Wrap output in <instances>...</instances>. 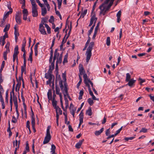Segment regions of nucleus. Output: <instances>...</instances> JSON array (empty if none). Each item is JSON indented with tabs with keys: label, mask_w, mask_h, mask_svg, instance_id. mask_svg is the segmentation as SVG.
<instances>
[{
	"label": "nucleus",
	"mask_w": 154,
	"mask_h": 154,
	"mask_svg": "<svg viewBox=\"0 0 154 154\" xmlns=\"http://www.w3.org/2000/svg\"><path fill=\"white\" fill-rule=\"evenodd\" d=\"M45 27L47 28L48 33L50 34L51 33V28L46 23L45 24Z\"/></svg>",
	"instance_id": "30"
},
{
	"label": "nucleus",
	"mask_w": 154,
	"mask_h": 154,
	"mask_svg": "<svg viewBox=\"0 0 154 154\" xmlns=\"http://www.w3.org/2000/svg\"><path fill=\"white\" fill-rule=\"evenodd\" d=\"M54 76L53 75H52L48 79L49 81H51V82H52V80H53V81L54 80Z\"/></svg>",
	"instance_id": "59"
},
{
	"label": "nucleus",
	"mask_w": 154,
	"mask_h": 154,
	"mask_svg": "<svg viewBox=\"0 0 154 154\" xmlns=\"http://www.w3.org/2000/svg\"><path fill=\"white\" fill-rule=\"evenodd\" d=\"M95 15L94 14L91 18L90 23L88 26H91L92 25L94 20H95Z\"/></svg>",
	"instance_id": "24"
},
{
	"label": "nucleus",
	"mask_w": 154,
	"mask_h": 154,
	"mask_svg": "<svg viewBox=\"0 0 154 154\" xmlns=\"http://www.w3.org/2000/svg\"><path fill=\"white\" fill-rule=\"evenodd\" d=\"M10 26V25L9 24L6 25L4 29L3 30L4 32H6L8 31L9 29Z\"/></svg>",
	"instance_id": "39"
},
{
	"label": "nucleus",
	"mask_w": 154,
	"mask_h": 154,
	"mask_svg": "<svg viewBox=\"0 0 154 154\" xmlns=\"http://www.w3.org/2000/svg\"><path fill=\"white\" fill-rule=\"evenodd\" d=\"M3 79L2 78H0V94H3L4 92V90L3 87L1 85V84L3 82Z\"/></svg>",
	"instance_id": "14"
},
{
	"label": "nucleus",
	"mask_w": 154,
	"mask_h": 154,
	"mask_svg": "<svg viewBox=\"0 0 154 154\" xmlns=\"http://www.w3.org/2000/svg\"><path fill=\"white\" fill-rule=\"evenodd\" d=\"M30 1L32 5V7H37L35 0H30Z\"/></svg>",
	"instance_id": "40"
},
{
	"label": "nucleus",
	"mask_w": 154,
	"mask_h": 154,
	"mask_svg": "<svg viewBox=\"0 0 154 154\" xmlns=\"http://www.w3.org/2000/svg\"><path fill=\"white\" fill-rule=\"evenodd\" d=\"M147 131V129L145 128H142L140 131V133L143 132L146 133Z\"/></svg>",
	"instance_id": "53"
},
{
	"label": "nucleus",
	"mask_w": 154,
	"mask_h": 154,
	"mask_svg": "<svg viewBox=\"0 0 154 154\" xmlns=\"http://www.w3.org/2000/svg\"><path fill=\"white\" fill-rule=\"evenodd\" d=\"M84 141V140L83 139L81 140H80L77 143L75 146V147L77 149H79L80 148L83 142Z\"/></svg>",
	"instance_id": "13"
},
{
	"label": "nucleus",
	"mask_w": 154,
	"mask_h": 154,
	"mask_svg": "<svg viewBox=\"0 0 154 154\" xmlns=\"http://www.w3.org/2000/svg\"><path fill=\"white\" fill-rule=\"evenodd\" d=\"M49 100H51L52 98V92L51 90H49L47 94Z\"/></svg>",
	"instance_id": "27"
},
{
	"label": "nucleus",
	"mask_w": 154,
	"mask_h": 154,
	"mask_svg": "<svg viewBox=\"0 0 154 154\" xmlns=\"http://www.w3.org/2000/svg\"><path fill=\"white\" fill-rule=\"evenodd\" d=\"M62 57H63V54L62 53L61 54L59 57V58H57V60L56 61V63H59V64H61L62 62Z\"/></svg>",
	"instance_id": "16"
},
{
	"label": "nucleus",
	"mask_w": 154,
	"mask_h": 154,
	"mask_svg": "<svg viewBox=\"0 0 154 154\" xmlns=\"http://www.w3.org/2000/svg\"><path fill=\"white\" fill-rule=\"evenodd\" d=\"M21 99L22 100V101L23 102V106H25L26 105L25 101V99L24 98V97L23 96V91H22L21 92Z\"/></svg>",
	"instance_id": "28"
},
{
	"label": "nucleus",
	"mask_w": 154,
	"mask_h": 154,
	"mask_svg": "<svg viewBox=\"0 0 154 154\" xmlns=\"http://www.w3.org/2000/svg\"><path fill=\"white\" fill-rule=\"evenodd\" d=\"M35 118H31V124L32 126L35 125Z\"/></svg>",
	"instance_id": "49"
},
{
	"label": "nucleus",
	"mask_w": 154,
	"mask_h": 154,
	"mask_svg": "<svg viewBox=\"0 0 154 154\" xmlns=\"http://www.w3.org/2000/svg\"><path fill=\"white\" fill-rule=\"evenodd\" d=\"M55 109L56 112V117H57V115L59 117V114L60 115L62 114V111L58 106H57V107L55 108Z\"/></svg>",
	"instance_id": "11"
},
{
	"label": "nucleus",
	"mask_w": 154,
	"mask_h": 154,
	"mask_svg": "<svg viewBox=\"0 0 154 154\" xmlns=\"http://www.w3.org/2000/svg\"><path fill=\"white\" fill-rule=\"evenodd\" d=\"M68 54H67L66 55H65L64 56L63 61V64H64V63L67 62V58H68Z\"/></svg>",
	"instance_id": "36"
},
{
	"label": "nucleus",
	"mask_w": 154,
	"mask_h": 154,
	"mask_svg": "<svg viewBox=\"0 0 154 154\" xmlns=\"http://www.w3.org/2000/svg\"><path fill=\"white\" fill-rule=\"evenodd\" d=\"M94 45V42H91L87 49L86 55V62L87 63L89 62L92 55L91 51Z\"/></svg>",
	"instance_id": "2"
},
{
	"label": "nucleus",
	"mask_w": 154,
	"mask_h": 154,
	"mask_svg": "<svg viewBox=\"0 0 154 154\" xmlns=\"http://www.w3.org/2000/svg\"><path fill=\"white\" fill-rule=\"evenodd\" d=\"M13 100L14 101V106L15 107V109H18V106L17 104V97H13Z\"/></svg>",
	"instance_id": "18"
},
{
	"label": "nucleus",
	"mask_w": 154,
	"mask_h": 154,
	"mask_svg": "<svg viewBox=\"0 0 154 154\" xmlns=\"http://www.w3.org/2000/svg\"><path fill=\"white\" fill-rule=\"evenodd\" d=\"M26 151L27 152H29V146L28 142V141H27L26 142Z\"/></svg>",
	"instance_id": "47"
},
{
	"label": "nucleus",
	"mask_w": 154,
	"mask_h": 154,
	"mask_svg": "<svg viewBox=\"0 0 154 154\" xmlns=\"http://www.w3.org/2000/svg\"><path fill=\"white\" fill-rule=\"evenodd\" d=\"M52 105L54 107V109L57 107L58 106H57V101L55 100V97H54L52 100Z\"/></svg>",
	"instance_id": "20"
},
{
	"label": "nucleus",
	"mask_w": 154,
	"mask_h": 154,
	"mask_svg": "<svg viewBox=\"0 0 154 154\" xmlns=\"http://www.w3.org/2000/svg\"><path fill=\"white\" fill-rule=\"evenodd\" d=\"M3 94H0V101L2 103V109H3L5 108V106L4 102V99L2 96Z\"/></svg>",
	"instance_id": "10"
},
{
	"label": "nucleus",
	"mask_w": 154,
	"mask_h": 154,
	"mask_svg": "<svg viewBox=\"0 0 154 154\" xmlns=\"http://www.w3.org/2000/svg\"><path fill=\"white\" fill-rule=\"evenodd\" d=\"M83 77L84 79V81L85 83V82H88V80H90L89 79H88V76L86 74H84Z\"/></svg>",
	"instance_id": "34"
},
{
	"label": "nucleus",
	"mask_w": 154,
	"mask_h": 154,
	"mask_svg": "<svg viewBox=\"0 0 154 154\" xmlns=\"http://www.w3.org/2000/svg\"><path fill=\"white\" fill-rule=\"evenodd\" d=\"M58 51V49H55L54 54V57H58L59 56V53L57 52V51Z\"/></svg>",
	"instance_id": "42"
},
{
	"label": "nucleus",
	"mask_w": 154,
	"mask_h": 154,
	"mask_svg": "<svg viewBox=\"0 0 154 154\" xmlns=\"http://www.w3.org/2000/svg\"><path fill=\"white\" fill-rule=\"evenodd\" d=\"M86 114L87 115L89 116H91L92 115V112L91 108V107H89L88 110L86 111Z\"/></svg>",
	"instance_id": "21"
},
{
	"label": "nucleus",
	"mask_w": 154,
	"mask_h": 154,
	"mask_svg": "<svg viewBox=\"0 0 154 154\" xmlns=\"http://www.w3.org/2000/svg\"><path fill=\"white\" fill-rule=\"evenodd\" d=\"M21 13L20 12H17L16 14V21L18 24H20L21 23Z\"/></svg>",
	"instance_id": "6"
},
{
	"label": "nucleus",
	"mask_w": 154,
	"mask_h": 154,
	"mask_svg": "<svg viewBox=\"0 0 154 154\" xmlns=\"http://www.w3.org/2000/svg\"><path fill=\"white\" fill-rule=\"evenodd\" d=\"M59 81V84L61 90H63V81L62 80L61 78L60 75H59L58 77Z\"/></svg>",
	"instance_id": "9"
},
{
	"label": "nucleus",
	"mask_w": 154,
	"mask_h": 154,
	"mask_svg": "<svg viewBox=\"0 0 154 154\" xmlns=\"http://www.w3.org/2000/svg\"><path fill=\"white\" fill-rule=\"evenodd\" d=\"M32 16L33 17H36L38 15L37 7H32Z\"/></svg>",
	"instance_id": "7"
},
{
	"label": "nucleus",
	"mask_w": 154,
	"mask_h": 154,
	"mask_svg": "<svg viewBox=\"0 0 154 154\" xmlns=\"http://www.w3.org/2000/svg\"><path fill=\"white\" fill-rule=\"evenodd\" d=\"M67 30H68V29H66V31H65V32L66 33V34L65 36L63 38V40H62V43H61V44H63L65 43L66 42V40H67V39H66V38L65 40V38L66 37V35H67Z\"/></svg>",
	"instance_id": "35"
},
{
	"label": "nucleus",
	"mask_w": 154,
	"mask_h": 154,
	"mask_svg": "<svg viewBox=\"0 0 154 154\" xmlns=\"http://www.w3.org/2000/svg\"><path fill=\"white\" fill-rule=\"evenodd\" d=\"M54 68V63H51V65L49 66V72H52V70Z\"/></svg>",
	"instance_id": "25"
},
{
	"label": "nucleus",
	"mask_w": 154,
	"mask_h": 154,
	"mask_svg": "<svg viewBox=\"0 0 154 154\" xmlns=\"http://www.w3.org/2000/svg\"><path fill=\"white\" fill-rule=\"evenodd\" d=\"M18 47L17 45H16L14 48V52H16V53H19V52L18 51Z\"/></svg>",
	"instance_id": "61"
},
{
	"label": "nucleus",
	"mask_w": 154,
	"mask_h": 154,
	"mask_svg": "<svg viewBox=\"0 0 154 154\" xmlns=\"http://www.w3.org/2000/svg\"><path fill=\"white\" fill-rule=\"evenodd\" d=\"M84 113L82 112V110L81 111V112L79 115V119H83L84 118Z\"/></svg>",
	"instance_id": "56"
},
{
	"label": "nucleus",
	"mask_w": 154,
	"mask_h": 154,
	"mask_svg": "<svg viewBox=\"0 0 154 154\" xmlns=\"http://www.w3.org/2000/svg\"><path fill=\"white\" fill-rule=\"evenodd\" d=\"M94 27H93L92 26H91V28L89 30L88 32V36H90L91 33H92L93 30L94 29Z\"/></svg>",
	"instance_id": "50"
},
{
	"label": "nucleus",
	"mask_w": 154,
	"mask_h": 154,
	"mask_svg": "<svg viewBox=\"0 0 154 154\" xmlns=\"http://www.w3.org/2000/svg\"><path fill=\"white\" fill-rule=\"evenodd\" d=\"M68 118L67 116H66L65 117V123L67 125H69L70 123V122L67 121Z\"/></svg>",
	"instance_id": "52"
},
{
	"label": "nucleus",
	"mask_w": 154,
	"mask_h": 154,
	"mask_svg": "<svg viewBox=\"0 0 154 154\" xmlns=\"http://www.w3.org/2000/svg\"><path fill=\"white\" fill-rule=\"evenodd\" d=\"M42 15L43 16H45L47 13V11L46 8L45 7L43 8H42Z\"/></svg>",
	"instance_id": "23"
},
{
	"label": "nucleus",
	"mask_w": 154,
	"mask_h": 154,
	"mask_svg": "<svg viewBox=\"0 0 154 154\" xmlns=\"http://www.w3.org/2000/svg\"><path fill=\"white\" fill-rule=\"evenodd\" d=\"M55 37H53V39L52 40V45L51 46V48H52L54 46V42H55Z\"/></svg>",
	"instance_id": "64"
},
{
	"label": "nucleus",
	"mask_w": 154,
	"mask_h": 154,
	"mask_svg": "<svg viewBox=\"0 0 154 154\" xmlns=\"http://www.w3.org/2000/svg\"><path fill=\"white\" fill-rule=\"evenodd\" d=\"M122 14V12L121 10L119 11L116 14L117 17V22L118 23H119L121 20L120 17Z\"/></svg>",
	"instance_id": "12"
},
{
	"label": "nucleus",
	"mask_w": 154,
	"mask_h": 154,
	"mask_svg": "<svg viewBox=\"0 0 154 154\" xmlns=\"http://www.w3.org/2000/svg\"><path fill=\"white\" fill-rule=\"evenodd\" d=\"M126 78L125 81L126 82H128L130 80V79L131 78V75L129 73H127L126 75Z\"/></svg>",
	"instance_id": "37"
},
{
	"label": "nucleus",
	"mask_w": 154,
	"mask_h": 154,
	"mask_svg": "<svg viewBox=\"0 0 154 154\" xmlns=\"http://www.w3.org/2000/svg\"><path fill=\"white\" fill-rule=\"evenodd\" d=\"M134 138V137H125V140L126 141H128L129 140H132Z\"/></svg>",
	"instance_id": "55"
},
{
	"label": "nucleus",
	"mask_w": 154,
	"mask_h": 154,
	"mask_svg": "<svg viewBox=\"0 0 154 154\" xmlns=\"http://www.w3.org/2000/svg\"><path fill=\"white\" fill-rule=\"evenodd\" d=\"M10 45V42H7L6 44V45L5 46V48L6 49V51L8 52H10V50H9V46Z\"/></svg>",
	"instance_id": "33"
},
{
	"label": "nucleus",
	"mask_w": 154,
	"mask_h": 154,
	"mask_svg": "<svg viewBox=\"0 0 154 154\" xmlns=\"http://www.w3.org/2000/svg\"><path fill=\"white\" fill-rule=\"evenodd\" d=\"M16 78L17 81V83L16 84V87H15V90L16 91H17V88H18V91L19 90L20 86L21 85V83L20 82H19L18 80V79H17V77H16Z\"/></svg>",
	"instance_id": "22"
},
{
	"label": "nucleus",
	"mask_w": 154,
	"mask_h": 154,
	"mask_svg": "<svg viewBox=\"0 0 154 154\" xmlns=\"http://www.w3.org/2000/svg\"><path fill=\"white\" fill-rule=\"evenodd\" d=\"M110 133V128H109L106 130L105 134L106 136H108Z\"/></svg>",
	"instance_id": "62"
},
{
	"label": "nucleus",
	"mask_w": 154,
	"mask_h": 154,
	"mask_svg": "<svg viewBox=\"0 0 154 154\" xmlns=\"http://www.w3.org/2000/svg\"><path fill=\"white\" fill-rule=\"evenodd\" d=\"M19 53H16V52H14L13 55V58H16V61L17 62H18V61L17 55Z\"/></svg>",
	"instance_id": "43"
},
{
	"label": "nucleus",
	"mask_w": 154,
	"mask_h": 154,
	"mask_svg": "<svg viewBox=\"0 0 154 154\" xmlns=\"http://www.w3.org/2000/svg\"><path fill=\"white\" fill-rule=\"evenodd\" d=\"M115 0H106L99 7L100 9V14H105L107 11L110 8Z\"/></svg>",
	"instance_id": "1"
},
{
	"label": "nucleus",
	"mask_w": 154,
	"mask_h": 154,
	"mask_svg": "<svg viewBox=\"0 0 154 154\" xmlns=\"http://www.w3.org/2000/svg\"><path fill=\"white\" fill-rule=\"evenodd\" d=\"M79 71L80 72V74L81 75H82V74L85 72L84 68H83L82 64H80L79 65Z\"/></svg>",
	"instance_id": "15"
},
{
	"label": "nucleus",
	"mask_w": 154,
	"mask_h": 154,
	"mask_svg": "<svg viewBox=\"0 0 154 154\" xmlns=\"http://www.w3.org/2000/svg\"><path fill=\"white\" fill-rule=\"evenodd\" d=\"M103 130L104 128H102L100 130L96 131L94 134L96 136H98L103 132Z\"/></svg>",
	"instance_id": "19"
},
{
	"label": "nucleus",
	"mask_w": 154,
	"mask_h": 154,
	"mask_svg": "<svg viewBox=\"0 0 154 154\" xmlns=\"http://www.w3.org/2000/svg\"><path fill=\"white\" fill-rule=\"evenodd\" d=\"M23 14H28V11L26 9H24L23 10Z\"/></svg>",
	"instance_id": "60"
},
{
	"label": "nucleus",
	"mask_w": 154,
	"mask_h": 154,
	"mask_svg": "<svg viewBox=\"0 0 154 154\" xmlns=\"http://www.w3.org/2000/svg\"><path fill=\"white\" fill-rule=\"evenodd\" d=\"M88 101L89 104L91 106L94 103V101L91 98H89L88 99Z\"/></svg>",
	"instance_id": "48"
},
{
	"label": "nucleus",
	"mask_w": 154,
	"mask_h": 154,
	"mask_svg": "<svg viewBox=\"0 0 154 154\" xmlns=\"http://www.w3.org/2000/svg\"><path fill=\"white\" fill-rule=\"evenodd\" d=\"M64 100H65V104L66 106V108H67V107H69L68 100L67 98L66 97H65V99H64Z\"/></svg>",
	"instance_id": "41"
},
{
	"label": "nucleus",
	"mask_w": 154,
	"mask_h": 154,
	"mask_svg": "<svg viewBox=\"0 0 154 154\" xmlns=\"http://www.w3.org/2000/svg\"><path fill=\"white\" fill-rule=\"evenodd\" d=\"M135 80H133V79H131L130 80L128 81V82L127 85H128L129 86L131 87L134 83L135 82Z\"/></svg>",
	"instance_id": "17"
},
{
	"label": "nucleus",
	"mask_w": 154,
	"mask_h": 154,
	"mask_svg": "<svg viewBox=\"0 0 154 154\" xmlns=\"http://www.w3.org/2000/svg\"><path fill=\"white\" fill-rule=\"evenodd\" d=\"M45 25L44 23L42 21L39 25V31L41 32V34L43 35L46 34V32L45 30V28L43 25Z\"/></svg>",
	"instance_id": "4"
},
{
	"label": "nucleus",
	"mask_w": 154,
	"mask_h": 154,
	"mask_svg": "<svg viewBox=\"0 0 154 154\" xmlns=\"http://www.w3.org/2000/svg\"><path fill=\"white\" fill-rule=\"evenodd\" d=\"M64 88L63 89V90H61L63 94L64 97V99H65V97H66V96H67V93L66 92V89L67 90V92H68V85H67L66 83H64Z\"/></svg>",
	"instance_id": "8"
},
{
	"label": "nucleus",
	"mask_w": 154,
	"mask_h": 154,
	"mask_svg": "<svg viewBox=\"0 0 154 154\" xmlns=\"http://www.w3.org/2000/svg\"><path fill=\"white\" fill-rule=\"evenodd\" d=\"M8 91L7 90L5 93V100L7 103H8Z\"/></svg>",
	"instance_id": "31"
},
{
	"label": "nucleus",
	"mask_w": 154,
	"mask_h": 154,
	"mask_svg": "<svg viewBox=\"0 0 154 154\" xmlns=\"http://www.w3.org/2000/svg\"><path fill=\"white\" fill-rule=\"evenodd\" d=\"M69 18V17L67 19L66 22V27L67 26H68V28H70L69 30L68 33V35H67V36L66 37V39H67L68 38H69V37L70 35V33L71 31V29H72V23L71 21L70 22V26H69V21L68 20Z\"/></svg>",
	"instance_id": "5"
},
{
	"label": "nucleus",
	"mask_w": 154,
	"mask_h": 154,
	"mask_svg": "<svg viewBox=\"0 0 154 154\" xmlns=\"http://www.w3.org/2000/svg\"><path fill=\"white\" fill-rule=\"evenodd\" d=\"M26 67L22 66L21 67V77L23 75V72L25 71H26Z\"/></svg>",
	"instance_id": "45"
},
{
	"label": "nucleus",
	"mask_w": 154,
	"mask_h": 154,
	"mask_svg": "<svg viewBox=\"0 0 154 154\" xmlns=\"http://www.w3.org/2000/svg\"><path fill=\"white\" fill-rule=\"evenodd\" d=\"M100 22H99L97 24V26H96L95 29H94V31L97 32V30L99 29V27L100 26Z\"/></svg>",
	"instance_id": "51"
},
{
	"label": "nucleus",
	"mask_w": 154,
	"mask_h": 154,
	"mask_svg": "<svg viewBox=\"0 0 154 154\" xmlns=\"http://www.w3.org/2000/svg\"><path fill=\"white\" fill-rule=\"evenodd\" d=\"M7 131L9 133V137H11L12 135V133L11 131V128H8L7 130Z\"/></svg>",
	"instance_id": "54"
},
{
	"label": "nucleus",
	"mask_w": 154,
	"mask_h": 154,
	"mask_svg": "<svg viewBox=\"0 0 154 154\" xmlns=\"http://www.w3.org/2000/svg\"><path fill=\"white\" fill-rule=\"evenodd\" d=\"M56 146L53 144L51 145V152H55Z\"/></svg>",
	"instance_id": "32"
},
{
	"label": "nucleus",
	"mask_w": 154,
	"mask_h": 154,
	"mask_svg": "<svg viewBox=\"0 0 154 154\" xmlns=\"http://www.w3.org/2000/svg\"><path fill=\"white\" fill-rule=\"evenodd\" d=\"M17 120L14 116H13L12 120V122L14 123H16L17 122Z\"/></svg>",
	"instance_id": "57"
},
{
	"label": "nucleus",
	"mask_w": 154,
	"mask_h": 154,
	"mask_svg": "<svg viewBox=\"0 0 154 154\" xmlns=\"http://www.w3.org/2000/svg\"><path fill=\"white\" fill-rule=\"evenodd\" d=\"M122 128L123 127L122 126L120 128H119V130H117L116 132V133L115 134V135H117L118 134L120 133L121 131L122 130Z\"/></svg>",
	"instance_id": "58"
},
{
	"label": "nucleus",
	"mask_w": 154,
	"mask_h": 154,
	"mask_svg": "<svg viewBox=\"0 0 154 154\" xmlns=\"http://www.w3.org/2000/svg\"><path fill=\"white\" fill-rule=\"evenodd\" d=\"M87 10H85L83 12H82L80 16V17L84 18L87 13Z\"/></svg>",
	"instance_id": "29"
},
{
	"label": "nucleus",
	"mask_w": 154,
	"mask_h": 154,
	"mask_svg": "<svg viewBox=\"0 0 154 154\" xmlns=\"http://www.w3.org/2000/svg\"><path fill=\"white\" fill-rule=\"evenodd\" d=\"M51 126H48L47 128L46 136L45 137L44 140L43 142V144H45L48 143L51 139V137L50 134V130L51 128Z\"/></svg>",
	"instance_id": "3"
},
{
	"label": "nucleus",
	"mask_w": 154,
	"mask_h": 154,
	"mask_svg": "<svg viewBox=\"0 0 154 154\" xmlns=\"http://www.w3.org/2000/svg\"><path fill=\"white\" fill-rule=\"evenodd\" d=\"M13 97H12V94H11V92L10 93V105L11 108L12 107V105H13V102H12V99Z\"/></svg>",
	"instance_id": "38"
},
{
	"label": "nucleus",
	"mask_w": 154,
	"mask_h": 154,
	"mask_svg": "<svg viewBox=\"0 0 154 154\" xmlns=\"http://www.w3.org/2000/svg\"><path fill=\"white\" fill-rule=\"evenodd\" d=\"M55 89L56 91V94H59L60 93V89L58 87H55Z\"/></svg>",
	"instance_id": "63"
},
{
	"label": "nucleus",
	"mask_w": 154,
	"mask_h": 154,
	"mask_svg": "<svg viewBox=\"0 0 154 154\" xmlns=\"http://www.w3.org/2000/svg\"><path fill=\"white\" fill-rule=\"evenodd\" d=\"M52 72H48V73H46L45 74V77L47 79H48L52 75L51 74Z\"/></svg>",
	"instance_id": "26"
},
{
	"label": "nucleus",
	"mask_w": 154,
	"mask_h": 154,
	"mask_svg": "<svg viewBox=\"0 0 154 154\" xmlns=\"http://www.w3.org/2000/svg\"><path fill=\"white\" fill-rule=\"evenodd\" d=\"M9 52H8L6 51H4L3 53V57L4 59L5 60H7V54Z\"/></svg>",
	"instance_id": "44"
},
{
	"label": "nucleus",
	"mask_w": 154,
	"mask_h": 154,
	"mask_svg": "<svg viewBox=\"0 0 154 154\" xmlns=\"http://www.w3.org/2000/svg\"><path fill=\"white\" fill-rule=\"evenodd\" d=\"M110 38L109 37H108L107 38L106 44L107 46H109L110 45Z\"/></svg>",
	"instance_id": "46"
}]
</instances>
